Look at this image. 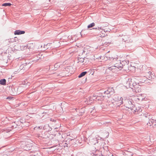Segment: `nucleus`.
Here are the masks:
<instances>
[{
    "mask_svg": "<svg viewBox=\"0 0 156 156\" xmlns=\"http://www.w3.org/2000/svg\"><path fill=\"white\" fill-rule=\"evenodd\" d=\"M122 68V65L121 64V61L120 60L117 61V63L114 64V66H112L108 67V69L110 70H112L116 68L121 69Z\"/></svg>",
    "mask_w": 156,
    "mask_h": 156,
    "instance_id": "f257e3e1",
    "label": "nucleus"
},
{
    "mask_svg": "<svg viewBox=\"0 0 156 156\" xmlns=\"http://www.w3.org/2000/svg\"><path fill=\"white\" fill-rule=\"evenodd\" d=\"M115 101L118 102V104L120 105L123 103V98L121 97L116 95L114 98Z\"/></svg>",
    "mask_w": 156,
    "mask_h": 156,
    "instance_id": "f03ea898",
    "label": "nucleus"
},
{
    "mask_svg": "<svg viewBox=\"0 0 156 156\" xmlns=\"http://www.w3.org/2000/svg\"><path fill=\"white\" fill-rule=\"evenodd\" d=\"M101 31L99 30L98 35L102 37H105L106 35L105 32L102 29H101Z\"/></svg>",
    "mask_w": 156,
    "mask_h": 156,
    "instance_id": "7ed1b4c3",
    "label": "nucleus"
},
{
    "mask_svg": "<svg viewBox=\"0 0 156 156\" xmlns=\"http://www.w3.org/2000/svg\"><path fill=\"white\" fill-rule=\"evenodd\" d=\"M25 32L24 31H21L20 30H16L14 32L15 35H20L24 34Z\"/></svg>",
    "mask_w": 156,
    "mask_h": 156,
    "instance_id": "20e7f679",
    "label": "nucleus"
},
{
    "mask_svg": "<svg viewBox=\"0 0 156 156\" xmlns=\"http://www.w3.org/2000/svg\"><path fill=\"white\" fill-rule=\"evenodd\" d=\"M130 109L133 111V112L135 113H136L137 112H138V110L136 108L134 105H132L131 107H130Z\"/></svg>",
    "mask_w": 156,
    "mask_h": 156,
    "instance_id": "39448f33",
    "label": "nucleus"
},
{
    "mask_svg": "<svg viewBox=\"0 0 156 156\" xmlns=\"http://www.w3.org/2000/svg\"><path fill=\"white\" fill-rule=\"evenodd\" d=\"M91 48V47L89 46H86L84 48V52H88L91 51L90 48Z\"/></svg>",
    "mask_w": 156,
    "mask_h": 156,
    "instance_id": "423d86ee",
    "label": "nucleus"
},
{
    "mask_svg": "<svg viewBox=\"0 0 156 156\" xmlns=\"http://www.w3.org/2000/svg\"><path fill=\"white\" fill-rule=\"evenodd\" d=\"M129 61H123L122 62H121V64L122 65V68L123 66H125L127 65L129 63Z\"/></svg>",
    "mask_w": 156,
    "mask_h": 156,
    "instance_id": "0eeeda50",
    "label": "nucleus"
},
{
    "mask_svg": "<svg viewBox=\"0 0 156 156\" xmlns=\"http://www.w3.org/2000/svg\"><path fill=\"white\" fill-rule=\"evenodd\" d=\"M6 81L5 79H2L0 80V84L2 85L6 84Z\"/></svg>",
    "mask_w": 156,
    "mask_h": 156,
    "instance_id": "6e6552de",
    "label": "nucleus"
},
{
    "mask_svg": "<svg viewBox=\"0 0 156 156\" xmlns=\"http://www.w3.org/2000/svg\"><path fill=\"white\" fill-rule=\"evenodd\" d=\"M27 47L29 49H33L34 48V45L33 43L28 44L27 45Z\"/></svg>",
    "mask_w": 156,
    "mask_h": 156,
    "instance_id": "1a4fd4ad",
    "label": "nucleus"
},
{
    "mask_svg": "<svg viewBox=\"0 0 156 156\" xmlns=\"http://www.w3.org/2000/svg\"><path fill=\"white\" fill-rule=\"evenodd\" d=\"M87 73V72H82L78 76V77L81 78V77L84 76Z\"/></svg>",
    "mask_w": 156,
    "mask_h": 156,
    "instance_id": "9d476101",
    "label": "nucleus"
},
{
    "mask_svg": "<svg viewBox=\"0 0 156 156\" xmlns=\"http://www.w3.org/2000/svg\"><path fill=\"white\" fill-rule=\"evenodd\" d=\"M128 70H135V67L133 66H132V65H131L130 66H128Z\"/></svg>",
    "mask_w": 156,
    "mask_h": 156,
    "instance_id": "9b49d317",
    "label": "nucleus"
},
{
    "mask_svg": "<svg viewBox=\"0 0 156 156\" xmlns=\"http://www.w3.org/2000/svg\"><path fill=\"white\" fill-rule=\"evenodd\" d=\"M141 88L140 87L135 88V91L136 92H139L141 91Z\"/></svg>",
    "mask_w": 156,
    "mask_h": 156,
    "instance_id": "f8f14e48",
    "label": "nucleus"
},
{
    "mask_svg": "<svg viewBox=\"0 0 156 156\" xmlns=\"http://www.w3.org/2000/svg\"><path fill=\"white\" fill-rule=\"evenodd\" d=\"M12 5V4L9 3H5L3 4L2 5V6H9Z\"/></svg>",
    "mask_w": 156,
    "mask_h": 156,
    "instance_id": "ddd939ff",
    "label": "nucleus"
},
{
    "mask_svg": "<svg viewBox=\"0 0 156 156\" xmlns=\"http://www.w3.org/2000/svg\"><path fill=\"white\" fill-rule=\"evenodd\" d=\"M94 26L95 23H92L88 25L87 27L88 28H90Z\"/></svg>",
    "mask_w": 156,
    "mask_h": 156,
    "instance_id": "4468645a",
    "label": "nucleus"
},
{
    "mask_svg": "<svg viewBox=\"0 0 156 156\" xmlns=\"http://www.w3.org/2000/svg\"><path fill=\"white\" fill-rule=\"evenodd\" d=\"M78 60L79 61V62H84V59L83 58H78Z\"/></svg>",
    "mask_w": 156,
    "mask_h": 156,
    "instance_id": "2eb2a0df",
    "label": "nucleus"
},
{
    "mask_svg": "<svg viewBox=\"0 0 156 156\" xmlns=\"http://www.w3.org/2000/svg\"><path fill=\"white\" fill-rule=\"evenodd\" d=\"M108 55H107L106 56L104 57V59L105 60V61H106L107 59L108 60Z\"/></svg>",
    "mask_w": 156,
    "mask_h": 156,
    "instance_id": "dca6fc26",
    "label": "nucleus"
},
{
    "mask_svg": "<svg viewBox=\"0 0 156 156\" xmlns=\"http://www.w3.org/2000/svg\"><path fill=\"white\" fill-rule=\"evenodd\" d=\"M54 66L56 68H58L59 67L58 64H55L54 65Z\"/></svg>",
    "mask_w": 156,
    "mask_h": 156,
    "instance_id": "f3484780",
    "label": "nucleus"
},
{
    "mask_svg": "<svg viewBox=\"0 0 156 156\" xmlns=\"http://www.w3.org/2000/svg\"><path fill=\"white\" fill-rule=\"evenodd\" d=\"M8 98H7V99H8Z\"/></svg>",
    "mask_w": 156,
    "mask_h": 156,
    "instance_id": "a211bd4d",
    "label": "nucleus"
}]
</instances>
